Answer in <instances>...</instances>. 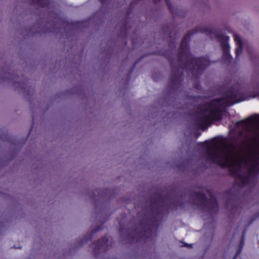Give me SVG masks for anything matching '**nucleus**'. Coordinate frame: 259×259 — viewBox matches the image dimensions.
I'll list each match as a JSON object with an SVG mask.
<instances>
[{"label":"nucleus","mask_w":259,"mask_h":259,"mask_svg":"<svg viewBox=\"0 0 259 259\" xmlns=\"http://www.w3.org/2000/svg\"><path fill=\"white\" fill-rule=\"evenodd\" d=\"M229 39V37L228 36H224L223 38L222 48L225 53H227L228 51L229 46L227 42Z\"/></svg>","instance_id":"39448f33"},{"label":"nucleus","mask_w":259,"mask_h":259,"mask_svg":"<svg viewBox=\"0 0 259 259\" xmlns=\"http://www.w3.org/2000/svg\"><path fill=\"white\" fill-rule=\"evenodd\" d=\"M196 198L197 199V201L198 202H195L196 204H198L199 202H202L204 200V196L201 194H198L196 195Z\"/></svg>","instance_id":"423d86ee"},{"label":"nucleus","mask_w":259,"mask_h":259,"mask_svg":"<svg viewBox=\"0 0 259 259\" xmlns=\"http://www.w3.org/2000/svg\"><path fill=\"white\" fill-rule=\"evenodd\" d=\"M247 120L248 123L254 126L252 134L254 139L257 140L259 139V114L249 117Z\"/></svg>","instance_id":"7ed1b4c3"},{"label":"nucleus","mask_w":259,"mask_h":259,"mask_svg":"<svg viewBox=\"0 0 259 259\" xmlns=\"http://www.w3.org/2000/svg\"><path fill=\"white\" fill-rule=\"evenodd\" d=\"M234 39L237 44V48L236 49V57L238 56L242 51V41L240 37L237 35H234Z\"/></svg>","instance_id":"20e7f679"},{"label":"nucleus","mask_w":259,"mask_h":259,"mask_svg":"<svg viewBox=\"0 0 259 259\" xmlns=\"http://www.w3.org/2000/svg\"><path fill=\"white\" fill-rule=\"evenodd\" d=\"M33 1H36V2H41V0H33Z\"/></svg>","instance_id":"1a4fd4ad"},{"label":"nucleus","mask_w":259,"mask_h":259,"mask_svg":"<svg viewBox=\"0 0 259 259\" xmlns=\"http://www.w3.org/2000/svg\"><path fill=\"white\" fill-rule=\"evenodd\" d=\"M203 148L208 160L230 167L236 181L243 185L259 171V148L250 150L244 146H236L225 140L204 143Z\"/></svg>","instance_id":"f257e3e1"},{"label":"nucleus","mask_w":259,"mask_h":259,"mask_svg":"<svg viewBox=\"0 0 259 259\" xmlns=\"http://www.w3.org/2000/svg\"><path fill=\"white\" fill-rule=\"evenodd\" d=\"M233 104L231 99L214 100L208 103L201 110L200 118L202 123L207 124L213 120H219L221 113L225 107Z\"/></svg>","instance_id":"f03ea898"},{"label":"nucleus","mask_w":259,"mask_h":259,"mask_svg":"<svg viewBox=\"0 0 259 259\" xmlns=\"http://www.w3.org/2000/svg\"><path fill=\"white\" fill-rule=\"evenodd\" d=\"M44 0H41V2H36V1H33L34 2H36V3H40V5H42V4L41 3V2L43 1Z\"/></svg>","instance_id":"6e6552de"},{"label":"nucleus","mask_w":259,"mask_h":259,"mask_svg":"<svg viewBox=\"0 0 259 259\" xmlns=\"http://www.w3.org/2000/svg\"><path fill=\"white\" fill-rule=\"evenodd\" d=\"M194 63H195L196 66H198V67L199 66V60L198 59H195L194 60H193L192 63L193 64Z\"/></svg>","instance_id":"0eeeda50"}]
</instances>
